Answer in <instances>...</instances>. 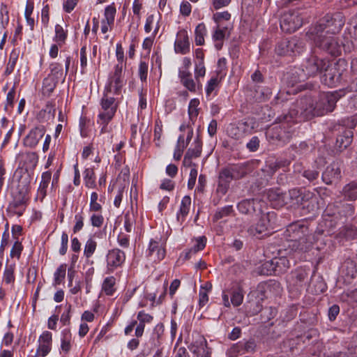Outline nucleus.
<instances>
[{
	"label": "nucleus",
	"instance_id": "nucleus-1",
	"mask_svg": "<svg viewBox=\"0 0 357 357\" xmlns=\"http://www.w3.org/2000/svg\"><path fill=\"white\" fill-rule=\"evenodd\" d=\"M347 89H340L333 93H321L314 102L311 98H301L294 106L299 110L300 116L305 120L315 116H323L334 110L337 101L346 93Z\"/></svg>",
	"mask_w": 357,
	"mask_h": 357
},
{
	"label": "nucleus",
	"instance_id": "nucleus-2",
	"mask_svg": "<svg viewBox=\"0 0 357 357\" xmlns=\"http://www.w3.org/2000/svg\"><path fill=\"white\" fill-rule=\"evenodd\" d=\"M303 121L300 116L299 110L294 106L288 113L282 114L276 119L280 125L275 126L266 132V136L273 142L280 144L288 143L293 136L296 135V130L293 124Z\"/></svg>",
	"mask_w": 357,
	"mask_h": 357
},
{
	"label": "nucleus",
	"instance_id": "nucleus-3",
	"mask_svg": "<svg viewBox=\"0 0 357 357\" xmlns=\"http://www.w3.org/2000/svg\"><path fill=\"white\" fill-rule=\"evenodd\" d=\"M309 228L303 222L289 225L284 231V237L291 244L289 247L294 251L306 252L312 245L313 237L310 235Z\"/></svg>",
	"mask_w": 357,
	"mask_h": 357
},
{
	"label": "nucleus",
	"instance_id": "nucleus-4",
	"mask_svg": "<svg viewBox=\"0 0 357 357\" xmlns=\"http://www.w3.org/2000/svg\"><path fill=\"white\" fill-rule=\"evenodd\" d=\"M326 225L335 227L338 223L344 224L355 217V207L352 204L337 202L328 204L324 213Z\"/></svg>",
	"mask_w": 357,
	"mask_h": 357
},
{
	"label": "nucleus",
	"instance_id": "nucleus-5",
	"mask_svg": "<svg viewBox=\"0 0 357 357\" xmlns=\"http://www.w3.org/2000/svg\"><path fill=\"white\" fill-rule=\"evenodd\" d=\"M344 22V17L342 13H328L319 20L313 32L334 35L341 31Z\"/></svg>",
	"mask_w": 357,
	"mask_h": 357
},
{
	"label": "nucleus",
	"instance_id": "nucleus-6",
	"mask_svg": "<svg viewBox=\"0 0 357 357\" xmlns=\"http://www.w3.org/2000/svg\"><path fill=\"white\" fill-rule=\"evenodd\" d=\"M305 42L298 37H292L290 39H283L280 41L275 47V52L280 56L294 55L301 54L305 48Z\"/></svg>",
	"mask_w": 357,
	"mask_h": 357
},
{
	"label": "nucleus",
	"instance_id": "nucleus-7",
	"mask_svg": "<svg viewBox=\"0 0 357 357\" xmlns=\"http://www.w3.org/2000/svg\"><path fill=\"white\" fill-rule=\"evenodd\" d=\"M312 33H314V32ZM314 34L313 40L317 47L333 56H337L340 54L341 46L335 37L326 36L324 33H314Z\"/></svg>",
	"mask_w": 357,
	"mask_h": 357
},
{
	"label": "nucleus",
	"instance_id": "nucleus-8",
	"mask_svg": "<svg viewBox=\"0 0 357 357\" xmlns=\"http://www.w3.org/2000/svg\"><path fill=\"white\" fill-rule=\"evenodd\" d=\"M328 66V60L321 59L316 55L311 54L302 63L301 72L304 73L307 77H314L321 73L324 69Z\"/></svg>",
	"mask_w": 357,
	"mask_h": 357
},
{
	"label": "nucleus",
	"instance_id": "nucleus-9",
	"mask_svg": "<svg viewBox=\"0 0 357 357\" xmlns=\"http://www.w3.org/2000/svg\"><path fill=\"white\" fill-rule=\"evenodd\" d=\"M26 191V189H21L13 192V199L6 208L8 216L20 217L23 215L27 206Z\"/></svg>",
	"mask_w": 357,
	"mask_h": 357
},
{
	"label": "nucleus",
	"instance_id": "nucleus-10",
	"mask_svg": "<svg viewBox=\"0 0 357 357\" xmlns=\"http://www.w3.org/2000/svg\"><path fill=\"white\" fill-rule=\"evenodd\" d=\"M280 23L284 32L292 33L302 26L303 20L298 11L289 10L281 16Z\"/></svg>",
	"mask_w": 357,
	"mask_h": 357
},
{
	"label": "nucleus",
	"instance_id": "nucleus-11",
	"mask_svg": "<svg viewBox=\"0 0 357 357\" xmlns=\"http://www.w3.org/2000/svg\"><path fill=\"white\" fill-rule=\"evenodd\" d=\"M265 297L264 285H259L256 290L248 294L247 307L250 309L252 314H257L263 310L261 302Z\"/></svg>",
	"mask_w": 357,
	"mask_h": 357
},
{
	"label": "nucleus",
	"instance_id": "nucleus-12",
	"mask_svg": "<svg viewBox=\"0 0 357 357\" xmlns=\"http://www.w3.org/2000/svg\"><path fill=\"white\" fill-rule=\"evenodd\" d=\"M254 128V123L252 121L241 120L235 124H231L227 129L229 135L235 139H241L250 134Z\"/></svg>",
	"mask_w": 357,
	"mask_h": 357
},
{
	"label": "nucleus",
	"instance_id": "nucleus-13",
	"mask_svg": "<svg viewBox=\"0 0 357 357\" xmlns=\"http://www.w3.org/2000/svg\"><path fill=\"white\" fill-rule=\"evenodd\" d=\"M270 213H261L259 221L255 225H252L248 229V233L252 236L261 238L268 234V227L269 223Z\"/></svg>",
	"mask_w": 357,
	"mask_h": 357
},
{
	"label": "nucleus",
	"instance_id": "nucleus-14",
	"mask_svg": "<svg viewBox=\"0 0 357 357\" xmlns=\"http://www.w3.org/2000/svg\"><path fill=\"white\" fill-rule=\"evenodd\" d=\"M101 107L104 112L100 113L98 117L100 120L103 121L104 123L107 124L113 118L116 111L117 106L115 104V98L104 95L101 100Z\"/></svg>",
	"mask_w": 357,
	"mask_h": 357
},
{
	"label": "nucleus",
	"instance_id": "nucleus-15",
	"mask_svg": "<svg viewBox=\"0 0 357 357\" xmlns=\"http://www.w3.org/2000/svg\"><path fill=\"white\" fill-rule=\"evenodd\" d=\"M324 74L321 77V82L325 85L329 87H334L341 80V73L340 70L335 66H333L328 61V66L324 69Z\"/></svg>",
	"mask_w": 357,
	"mask_h": 357
},
{
	"label": "nucleus",
	"instance_id": "nucleus-16",
	"mask_svg": "<svg viewBox=\"0 0 357 357\" xmlns=\"http://www.w3.org/2000/svg\"><path fill=\"white\" fill-rule=\"evenodd\" d=\"M189 349L197 357H211L205 337L199 334L194 337Z\"/></svg>",
	"mask_w": 357,
	"mask_h": 357
},
{
	"label": "nucleus",
	"instance_id": "nucleus-17",
	"mask_svg": "<svg viewBox=\"0 0 357 357\" xmlns=\"http://www.w3.org/2000/svg\"><path fill=\"white\" fill-rule=\"evenodd\" d=\"M256 348L257 344L254 339L243 340L233 344L229 350L228 354L229 357H236L237 354L241 352L254 353Z\"/></svg>",
	"mask_w": 357,
	"mask_h": 357
},
{
	"label": "nucleus",
	"instance_id": "nucleus-18",
	"mask_svg": "<svg viewBox=\"0 0 357 357\" xmlns=\"http://www.w3.org/2000/svg\"><path fill=\"white\" fill-rule=\"evenodd\" d=\"M126 255L122 250L115 248L109 250L107 255V265L109 271H113L124 262Z\"/></svg>",
	"mask_w": 357,
	"mask_h": 357
},
{
	"label": "nucleus",
	"instance_id": "nucleus-19",
	"mask_svg": "<svg viewBox=\"0 0 357 357\" xmlns=\"http://www.w3.org/2000/svg\"><path fill=\"white\" fill-rule=\"evenodd\" d=\"M38 155L33 152L21 153L16 157V161L18 166L26 169L28 171H32L38 163Z\"/></svg>",
	"mask_w": 357,
	"mask_h": 357
},
{
	"label": "nucleus",
	"instance_id": "nucleus-20",
	"mask_svg": "<svg viewBox=\"0 0 357 357\" xmlns=\"http://www.w3.org/2000/svg\"><path fill=\"white\" fill-rule=\"evenodd\" d=\"M266 197L273 208H280L287 204V195L280 188L269 189Z\"/></svg>",
	"mask_w": 357,
	"mask_h": 357
},
{
	"label": "nucleus",
	"instance_id": "nucleus-21",
	"mask_svg": "<svg viewBox=\"0 0 357 357\" xmlns=\"http://www.w3.org/2000/svg\"><path fill=\"white\" fill-rule=\"evenodd\" d=\"M174 50L176 53L182 54H185L190 52V42L185 30H181L178 32Z\"/></svg>",
	"mask_w": 357,
	"mask_h": 357
},
{
	"label": "nucleus",
	"instance_id": "nucleus-22",
	"mask_svg": "<svg viewBox=\"0 0 357 357\" xmlns=\"http://www.w3.org/2000/svg\"><path fill=\"white\" fill-rule=\"evenodd\" d=\"M308 273L305 270L298 269L288 278L287 282L289 286L298 290L305 283L307 279Z\"/></svg>",
	"mask_w": 357,
	"mask_h": 357
},
{
	"label": "nucleus",
	"instance_id": "nucleus-23",
	"mask_svg": "<svg viewBox=\"0 0 357 357\" xmlns=\"http://www.w3.org/2000/svg\"><path fill=\"white\" fill-rule=\"evenodd\" d=\"M340 177V168L338 164L335 162H333L327 166L321 176L323 181L326 184H331L333 181H337Z\"/></svg>",
	"mask_w": 357,
	"mask_h": 357
},
{
	"label": "nucleus",
	"instance_id": "nucleus-24",
	"mask_svg": "<svg viewBox=\"0 0 357 357\" xmlns=\"http://www.w3.org/2000/svg\"><path fill=\"white\" fill-rule=\"evenodd\" d=\"M232 180L229 172L225 168L222 169L219 172L216 192L222 195H225Z\"/></svg>",
	"mask_w": 357,
	"mask_h": 357
},
{
	"label": "nucleus",
	"instance_id": "nucleus-25",
	"mask_svg": "<svg viewBox=\"0 0 357 357\" xmlns=\"http://www.w3.org/2000/svg\"><path fill=\"white\" fill-rule=\"evenodd\" d=\"M123 65L117 63L114 67L113 75L110 77V85L114 87V93L119 94L121 91L122 86L124 84L123 77Z\"/></svg>",
	"mask_w": 357,
	"mask_h": 357
},
{
	"label": "nucleus",
	"instance_id": "nucleus-26",
	"mask_svg": "<svg viewBox=\"0 0 357 357\" xmlns=\"http://www.w3.org/2000/svg\"><path fill=\"white\" fill-rule=\"evenodd\" d=\"M339 130L342 134L337 137L336 145L340 149H346L352 142L353 131L351 129H347L341 126H339Z\"/></svg>",
	"mask_w": 357,
	"mask_h": 357
},
{
	"label": "nucleus",
	"instance_id": "nucleus-27",
	"mask_svg": "<svg viewBox=\"0 0 357 357\" xmlns=\"http://www.w3.org/2000/svg\"><path fill=\"white\" fill-rule=\"evenodd\" d=\"M165 250L160 244V242L151 239L149 243V246L147 250V255L152 257L154 260H162L165 257Z\"/></svg>",
	"mask_w": 357,
	"mask_h": 357
},
{
	"label": "nucleus",
	"instance_id": "nucleus-28",
	"mask_svg": "<svg viewBox=\"0 0 357 357\" xmlns=\"http://www.w3.org/2000/svg\"><path fill=\"white\" fill-rule=\"evenodd\" d=\"M45 135L43 128L36 127L32 129L24 139V144L26 146H35Z\"/></svg>",
	"mask_w": 357,
	"mask_h": 357
},
{
	"label": "nucleus",
	"instance_id": "nucleus-29",
	"mask_svg": "<svg viewBox=\"0 0 357 357\" xmlns=\"http://www.w3.org/2000/svg\"><path fill=\"white\" fill-rule=\"evenodd\" d=\"M307 78L301 68H296L287 73L285 75V82L289 86H294L297 83Z\"/></svg>",
	"mask_w": 357,
	"mask_h": 357
},
{
	"label": "nucleus",
	"instance_id": "nucleus-30",
	"mask_svg": "<svg viewBox=\"0 0 357 357\" xmlns=\"http://www.w3.org/2000/svg\"><path fill=\"white\" fill-rule=\"evenodd\" d=\"M206 244V236H199L196 238V244L190 249L183 252L181 257H183L184 260H188L191 258L192 255L196 254L200 250H202L205 248Z\"/></svg>",
	"mask_w": 357,
	"mask_h": 357
},
{
	"label": "nucleus",
	"instance_id": "nucleus-31",
	"mask_svg": "<svg viewBox=\"0 0 357 357\" xmlns=\"http://www.w3.org/2000/svg\"><path fill=\"white\" fill-rule=\"evenodd\" d=\"M29 171L20 166H18L13 175L14 179L19 183V187L20 184L23 186L22 189H25L24 188L29 183Z\"/></svg>",
	"mask_w": 357,
	"mask_h": 357
},
{
	"label": "nucleus",
	"instance_id": "nucleus-32",
	"mask_svg": "<svg viewBox=\"0 0 357 357\" xmlns=\"http://www.w3.org/2000/svg\"><path fill=\"white\" fill-rule=\"evenodd\" d=\"M256 202L254 199H243L238 204L237 208L243 214H252L256 211L255 206Z\"/></svg>",
	"mask_w": 357,
	"mask_h": 357
},
{
	"label": "nucleus",
	"instance_id": "nucleus-33",
	"mask_svg": "<svg viewBox=\"0 0 357 357\" xmlns=\"http://www.w3.org/2000/svg\"><path fill=\"white\" fill-rule=\"evenodd\" d=\"M341 271L347 277L354 278L357 273L356 262L350 258L346 259L342 264Z\"/></svg>",
	"mask_w": 357,
	"mask_h": 357
},
{
	"label": "nucleus",
	"instance_id": "nucleus-34",
	"mask_svg": "<svg viewBox=\"0 0 357 357\" xmlns=\"http://www.w3.org/2000/svg\"><path fill=\"white\" fill-rule=\"evenodd\" d=\"M191 205V198L190 196H185L181 203L179 211L177 213V220L179 222H183L185 216L188 214Z\"/></svg>",
	"mask_w": 357,
	"mask_h": 357
},
{
	"label": "nucleus",
	"instance_id": "nucleus-35",
	"mask_svg": "<svg viewBox=\"0 0 357 357\" xmlns=\"http://www.w3.org/2000/svg\"><path fill=\"white\" fill-rule=\"evenodd\" d=\"M225 169L229 172V174L233 180L241 178L247 174L246 166L243 164L233 165Z\"/></svg>",
	"mask_w": 357,
	"mask_h": 357
},
{
	"label": "nucleus",
	"instance_id": "nucleus-36",
	"mask_svg": "<svg viewBox=\"0 0 357 357\" xmlns=\"http://www.w3.org/2000/svg\"><path fill=\"white\" fill-rule=\"evenodd\" d=\"M342 193L344 197L351 201H354L357 199V183L351 182L347 184L343 190Z\"/></svg>",
	"mask_w": 357,
	"mask_h": 357
},
{
	"label": "nucleus",
	"instance_id": "nucleus-37",
	"mask_svg": "<svg viewBox=\"0 0 357 357\" xmlns=\"http://www.w3.org/2000/svg\"><path fill=\"white\" fill-rule=\"evenodd\" d=\"M202 142L197 139L194 142V147L190 148L185 155V162H186L188 160H189V158H195L200 156L202 153Z\"/></svg>",
	"mask_w": 357,
	"mask_h": 357
},
{
	"label": "nucleus",
	"instance_id": "nucleus-38",
	"mask_svg": "<svg viewBox=\"0 0 357 357\" xmlns=\"http://www.w3.org/2000/svg\"><path fill=\"white\" fill-rule=\"evenodd\" d=\"M277 274L285 272L290 267V262L285 257H274Z\"/></svg>",
	"mask_w": 357,
	"mask_h": 357
},
{
	"label": "nucleus",
	"instance_id": "nucleus-39",
	"mask_svg": "<svg viewBox=\"0 0 357 357\" xmlns=\"http://www.w3.org/2000/svg\"><path fill=\"white\" fill-rule=\"evenodd\" d=\"M195 34L196 45H203L204 44V36L206 34V28L204 23H200L196 26Z\"/></svg>",
	"mask_w": 357,
	"mask_h": 357
},
{
	"label": "nucleus",
	"instance_id": "nucleus-40",
	"mask_svg": "<svg viewBox=\"0 0 357 357\" xmlns=\"http://www.w3.org/2000/svg\"><path fill=\"white\" fill-rule=\"evenodd\" d=\"M18 56L19 51L17 50H13L10 54L9 60L5 70L6 75H10L13 72L17 61L18 59Z\"/></svg>",
	"mask_w": 357,
	"mask_h": 357
},
{
	"label": "nucleus",
	"instance_id": "nucleus-41",
	"mask_svg": "<svg viewBox=\"0 0 357 357\" xmlns=\"http://www.w3.org/2000/svg\"><path fill=\"white\" fill-rule=\"evenodd\" d=\"M271 93V90L268 87H258L255 89V98L257 102H264L270 98Z\"/></svg>",
	"mask_w": 357,
	"mask_h": 357
},
{
	"label": "nucleus",
	"instance_id": "nucleus-42",
	"mask_svg": "<svg viewBox=\"0 0 357 357\" xmlns=\"http://www.w3.org/2000/svg\"><path fill=\"white\" fill-rule=\"evenodd\" d=\"M233 213V206L231 205L218 208L213 217V220L217 222L223 218L231 215Z\"/></svg>",
	"mask_w": 357,
	"mask_h": 357
},
{
	"label": "nucleus",
	"instance_id": "nucleus-43",
	"mask_svg": "<svg viewBox=\"0 0 357 357\" xmlns=\"http://www.w3.org/2000/svg\"><path fill=\"white\" fill-rule=\"evenodd\" d=\"M115 278L113 276L106 278L102 283V290L107 296L113 295L115 291L114 284H115Z\"/></svg>",
	"mask_w": 357,
	"mask_h": 357
},
{
	"label": "nucleus",
	"instance_id": "nucleus-44",
	"mask_svg": "<svg viewBox=\"0 0 357 357\" xmlns=\"http://www.w3.org/2000/svg\"><path fill=\"white\" fill-rule=\"evenodd\" d=\"M84 180L87 188H93L96 186V177L93 169L88 168L84 170Z\"/></svg>",
	"mask_w": 357,
	"mask_h": 357
},
{
	"label": "nucleus",
	"instance_id": "nucleus-45",
	"mask_svg": "<svg viewBox=\"0 0 357 357\" xmlns=\"http://www.w3.org/2000/svg\"><path fill=\"white\" fill-rule=\"evenodd\" d=\"M302 176L309 182L313 183L319 177V171L317 169V167H312V168L304 169Z\"/></svg>",
	"mask_w": 357,
	"mask_h": 357
},
{
	"label": "nucleus",
	"instance_id": "nucleus-46",
	"mask_svg": "<svg viewBox=\"0 0 357 357\" xmlns=\"http://www.w3.org/2000/svg\"><path fill=\"white\" fill-rule=\"evenodd\" d=\"M261 273L263 275H277L274 259L264 262L261 266Z\"/></svg>",
	"mask_w": 357,
	"mask_h": 357
},
{
	"label": "nucleus",
	"instance_id": "nucleus-47",
	"mask_svg": "<svg viewBox=\"0 0 357 357\" xmlns=\"http://www.w3.org/2000/svg\"><path fill=\"white\" fill-rule=\"evenodd\" d=\"M67 38V33L63 30V27L56 24L55 26V36L54 40L56 41L60 47H61L64 43Z\"/></svg>",
	"mask_w": 357,
	"mask_h": 357
},
{
	"label": "nucleus",
	"instance_id": "nucleus-48",
	"mask_svg": "<svg viewBox=\"0 0 357 357\" xmlns=\"http://www.w3.org/2000/svg\"><path fill=\"white\" fill-rule=\"evenodd\" d=\"M243 289L241 287H238L236 289H234L231 293V303L234 306L238 307L241 305V303H243Z\"/></svg>",
	"mask_w": 357,
	"mask_h": 357
},
{
	"label": "nucleus",
	"instance_id": "nucleus-49",
	"mask_svg": "<svg viewBox=\"0 0 357 357\" xmlns=\"http://www.w3.org/2000/svg\"><path fill=\"white\" fill-rule=\"evenodd\" d=\"M9 22L8 10L6 4L1 3L0 5V26L5 29Z\"/></svg>",
	"mask_w": 357,
	"mask_h": 357
},
{
	"label": "nucleus",
	"instance_id": "nucleus-50",
	"mask_svg": "<svg viewBox=\"0 0 357 357\" xmlns=\"http://www.w3.org/2000/svg\"><path fill=\"white\" fill-rule=\"evenodd\" d=\"M66 264H61L60 265L56 271L54 273V284L57 285L60 284L61 282L63 280L66 276Z\"/></svg>",
	"mask_w": 357,
	"mask_h": 357
},
{
	"label": "nucleus",
	"instance_id": "nucleus-51",
	"mask_svg": "<svg viewBox=\"0 0 357 357\" xmlns=\"http://www.w3.org/2000/svg\"><path fill=\"white\" fill-rule=\"evenodd\" d=\"M14 270L15 265H6V268L3 273V281L6 284H10L14 282L15 276H14Z\"/></svg>",
	"mask_w": 357,
	"mask_h": 357
},
{
	"label": "nucleus",
	"instance_id": "nucleus-52",
	"mask_svg": "<svg viewBox=\"0 0 357 357\" xmlns=\"http://www.w3.org/2000/svg\"><path fill=\"white\" fill-rule=\"evenodd\" d=\"M116 13V10L114 6H107L105 9V17L108 25L113 24L114 22V17Z\"/></svg>",
	"mask_w": 357,
	"mask_h": 357
},
{
	"label": "nucleus",
	"instance_id": "nucleus-53",
	"mask_svg": "<svg viewBox=\"0 0 357 357\" xmlns=\"http://www.w3.org/2000/svg\"><path fill=\"white\" fill-rule=\"evenodd\" d=\"M96 242L91 238L86 242L84 255L87 259L90 258L93 255L96 249Z\"/></svg>",
	"mask_w": 357,
	"mask_h": 357
},
{
	"label": "nucleus",
	"instance_id": "nucleus-54",
	"mask_svg": "<svg viewBox=\"0 0 357 357\" xmlns=\"http://www.w3.org/2000/svg\"><path fill=\"white\" fill-rule=\"evenodd\" d=\"M206 74V68L204 64V62H199L195 65V79L197 82V87L199 88L202 86L201 82L199 81V77H204Z\"/></svg>",
	"mask_w": 357,
	"mask_h": 357
},
{
	"label": "nucleus",
	"instance_id": "nucleus-55",
	"mask_svg": "<svg viewBox=\"0 0 357 357\" xmlns=\"http://www.w3.org/2000/svg\"><path fill=\"white\" fill-rule=\"evenodd\" d=\"M39 345L33 355L29 354L28 357H44L45 356V333L39 337Z\"/></svg>",
	"mask_w": 357,
	"mask_h": 357
},
{
	"label": "nucleus",
	"instance_id": "nucleus-56",
	"mask_svg": "<svg viewBox=\"0 0 357 357\" xmlns=\"http://www.w3.org/2000/svg\"><path fill=\"white\" fill-rule=\"evenodd\" d=\"M199 104V101L198 99H192L190 102L188 107V114L189 117L191 120L193 119H196L198 116V109L197 107Z\"/></svg>",
	"mask_w": 357,
	"mask_h": 357
},
{
	"label": "nucleus",
	"instance_id": "nucleus-57",
	"mask_svg": "<svg viewBox=\"0 0 357 357\" xmlns=\"http://www.w3.org/2000/svg\"><path fill=\"white\" fill-rule=\"evenodd\" d=\"M297 314V308L295 306H291L283 312L282 319L283 321H289L294 319Z\"/></svg>",
	"mask_w": 357,
	"mask_h": 357
},
{
	"label": "nucleus",
	"instance_id": "nucleus-58",
	"mask_svg": "<svg viewBox=\"0 0 357 357\" xmlns=\"http://www.w3.org/2000/svg\"><path fill=\"white\" fill-rule=\"evenodd\" d=\"M220 79H218V75L213 77L208 80L206 86V94L209 96L211 93L218 86Z\"/></svg>",
	"mask_w": 357,
	"mask_h": 357
},
{
	"label": "nucleus",
	"instance_id": "nucleus-59",
	"mask_svg": "<svg viewBox=\"0 0 357 357\" xmlns=\"http://www.w3.org/2000/svg\"><path fill=\"white\" fill-rule=\"evenodd\" d=\"M45 198V172L41 174V181L36 197V202L42 204Z\"/></svg>",
	"mask_w": 357,
	"mask_h": 357
},
{
	"label": "nucleus",
	"instance_id": "nucleus-60",
	"mask_svg": "<svg viewBox=\"0 0 357 357\" xmlns=\"http://www.w3.org/2000/svg\"><path fill=\"white\" fill-rule=\"evenodd\" d=\"M181 82L190 91H191V92H195L196 91L197 86V81L195 82L192 78V76L181 79Z\"/></svg>",
	"mask_w": 357,
	"mask_h": 357
},
{
	"label": "nucleus",
	"instance_id": "nucleus-61",
	"mask_svg": "<svg viewBox=\"0 0 357 357\" xmlns=\"http://www.w3.org/2000/svg\"><path fill=\"white\" fill-rule=\"evenodd\" d=\"M313 197V193L310 192V191L303 190L301 196H300L296 204L303 206V207H305V204L312 199Z\"/></svg>",
	"mask_w": 357,
	"mask_h": 357
},
{
	"label": "nucleus",
	"instance_id": "nucleus-62",
	"mask_svg": "<svg viewBox=\"0 0 357 357\" xmlns=\"http://www.w3.org/2000/svg\"><path fill=\"white\" fill-rule=\"evenodd\" d=\"M149 66L146 61H141L139 64L138 73L142 82H146L148 75Z\"/></svg>",
	"mask_w": 357,
	"mask_h": 357
},
{
	"label": "nucleus",
	"instance_id": "nucleus-63",
	"mask_svg": "<svg viewBox=\"0 0 357 357\" xmlns=\"http://www.w3.org/2000/svg\"><path fill=\"white\" fill-rule=\"evenodd\" d=\"M276 315V310L274 307H265L262 310L261 317L264 321H269L273 319Z\"/></svg>",
	"mask_w": 357,
	"mask_h": 357
},
{
	"label": "nucleus",
	"instance_id": "nucleus-64",
	"mask_svg": "<svg viewBox=\"0 0 357 357\" xmlns=\"http://www.w3.org/2000/svg\"><path fill=\"white\" fill-rule=\"evenodd\" d=\"M230 18L231 14L228 11L218 12L215 13L213 16V20L218 25L220 24L222 20L228 21L230 20Z\"/></svg>",
	"mask_w": 357,
	"mask_h": 357
}]
</instances>
